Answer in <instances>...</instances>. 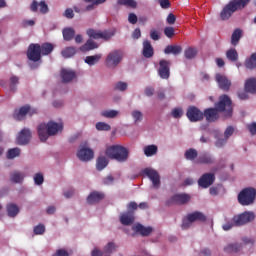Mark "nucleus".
Masks as SVG:
<instances>
[{
	"label": "nucleus",
	"instance_id": "nucleus-3",
	"mask_svg": "<svg viewBox=\"0 0 256 256\" xmlns=\"http://www.w3.org/2000/svg\"><path fill=\"white\" fill-rule=\"evenodd\" d=\"M37 131H38V136H39L40 141H42V143H44V141H47V139H49V137H51L53 135H57V133H59V131H63V124L53 122V121H50L47 124L41 123L38 126Z\"/></svg>",
	"mask_w": 256,
	"mask_h": 256
},
{
	"label": "nucleus",
	"instance_id": "nucleus-17",
	"mask_svg": "<svg viewBox=\"0 0 256 256\" xmlns=\"http://www.w3.org/2000/svg\"><path fill=\"white\" fill-rule=\"evenodd\" d=\"M94 156L95 153L93 150H91V148H81L77 153V157L80 159V161H91Z\"/></svg>",
	"mask_w": 256,
	"mask_h": 256
},
{
	"label": "nucleus",
	"instance_id": "nucleus-51",
	"mask_svg": "<svg viewBox=\"0 0 256 256\" xmlns=\"http://www.w3.org/2000/svg\"><path fill=\"white\" fill-rule=\"evenodd\" d=\"M171 115L174 117V119H181V117H183V109L174 108L171 112Z\"/></svg>",
	"mask_w": 256,
	"mask_h": 256
},
{
	"label": "nucleus",
	"instance_id": "nucleus-14",
	"mask_svg": "<svg viewBox=\"0 0 256 256\" xmlns=\"http://www.w3.org/2000/svg\"><path fill=\"white\" fill-rule=\"evenodd\" d=\"M31 130L29 128H24L20 131L17 137L18 145H27L31 141Z\"/></svg>",
	"mask_w": 256,
	"mask_h": 256
},
{
	"label": "nucleus",
	"instance_id": "nucleus-33",
	"mask_svg": "<svg viewBox=\"0 0 256 256\" xmlns=\"http://www.w3.org/2000/svg\"><path fill=\"white\" fill-rule=\"evenodd\" d=\"M8 217H17L19 215V206L14 203H10L6 206Z\"/></svg>",
	"mask_w": 256,
	"mask_h": 256
},
{
	"label": "nucleus",
	"instance_id": "nucleus-57",
	"mask_svg": "<svg viewBox=\"0 0 256 256\" xmlns=\"http://www.w3.org/2000/svg\"><path fill=\"white\" fill-rule=\"evenodd\" d=\"M107 165H109L108 161H98L96 163V168L98 171H103V169H105V167H107Z\"/></svg>",
	"mask_w": 256,
	"mask_h": 256
},
{
	"label": "nucleus",
	"instance_id": "nucleus-13",
	"mask_svg": "<svg viewBox=\"0 0 256 256\" xmlns=\"http://www.w3.org/2000/svg\"><path fill=\"white\" fill-rule=\"evenodd\" d=\"M213 183H215V174L213 173H205L198 180V185L199 187H202V189L211 187Z\"/></svg>",
	"mask_w": 256,
	"mask_h": 256
},
{
	"label": "nucleus",
	"instance_id": "nucleus-20",
	"mask_svg": "<svg viewBox=\"0 0 256 256\" xmlns=\"http://www.w3.org/2000/svg\"><path fill=\"white\" fill-rule=\"evenodd\" d=\"M132 229L135 231V233H139L142 237H149V235L153 233V227H145L142 224H136L132 227Z\"/></svg>",
	"mask_w": 256,
	"mask_h": 256
},
{
	"label": "nucleus",
	"instance_id": "nucleus-40",
	"mask_svg": "<svg viewBox=\"0 0 256 256\" xmlns=\"http://www.w3.org/2000/svg\"><path fill=\"white\" fill-rule=\"evenodd\" d=\"M62 33L64 41H71L75 37V29L73 28H65Z\"/></svg>",
	"mask_w": 256,
	"mask_h": 256
},
{
	"label": "nucleus",
	"instance_id": "nucleus-39",
	"mask_svg": "<svg viewBox=\"0 0 256 256\" xmlns=\"http://www.w3.org/2000/svg\"><path fill=\"white\" fill-rule=\"evenodd\" d=\"M101 54H96L93 56H87L85 58V63H87V65H95L96 63H99V61H101Z\"/></svg>",
	"mask_w": 256,
	"mask_h": 256
},
{
	"label": "nucleus",
	"instance_id": "nucleus-28",
	"mask_svg": "<svg viewBox=\"0 0 256 256\" xmlns=\"http://www.w3.org/2000/svg\"><path fill=\"white\" fill-rule=\"evenodd\" d=\"M183 51V48L179 45H168L164 49L165 55H179Z\"/></svg>",
	"mask_w": 256,
	"mask_h": 256
},
{
	"label": "nucleus",
	"instance_id": "nucleus-9",
	"mask_svg": "<svg viewBox=\"0 0 256 256\" xmlns=\"http://www.w3.org/2000/svg\"><path fill=\"white\" fill-rule=\"evenodd\" d=\"M186 117L191 123H197L198 121H203L204 114L196 106H189L186 112Z\"/></svg>",
	"mask_w": 256,
	"mask_h": 256
},
{
	"label": "nucleus",
	"instance_id": "nucleus-34",
	"mask_svg": "<svg viewBox=\"0 0 256 256\" xmlns=\"http://www.w3.org/2000/svg\"><path fill=\"white\" fill-rule=\"evenodd\" d=\"M198 155H199V152H197V150L194 148H190V149L186 150L184 153V157H185V159H187V161H195V159H197Z\"/></svg>",
	"mask_w": 256,
	"mask_h": 256
},
{
	"label": "nucleus",
	"instance_id": "nucleus-19",
	"mask_svg": "<svg viewBox=\"0 0 256 256\" xmlns=\"http://www.w3.org/2000/svg\"><path fill=\"white\" fill-rule=\"evenodd\" d=\"M60 77H61L62 83H71V81H73V79L77 77V74L73 70L63 68L60 71Z\"/></svg>",
	"mask_w": 256,
	"mask_h": 256
},
{
	"label": "nucleus",
	"instance_id": "nucleus-7",
	"mask_svg": "<svg viewBox=\"0 0 256 256\" xmlns=\"http://www.w3.org/2000/svg\"><path fill=\"white\" fill-rule=\"evenodd\" d=\"M189 201H191V195L187 193H180L171 196L166 201V205H187Z\"/></svg>",
	"mask_w": 256,
	"mask_h": 256
},
{
	"label": "nucleus",
	"instance_id": "nucleus-38",
	"mask_svg": "<svg viewBox=\"0 0 256 256\" xmlns=\"http://www.w3.org/2000/svg\"><path fill=\"white\" fill-rule=\"evenodd\" d=\"M246 69H255L256 67V53L251 54V56L245 61Z\"/></svg>",
	"mask_w": 256,
	"mask_h": 256
},
{
	"label": "nucleus",
	"instance_id": "nucleus-54",
	"mask_svg": "<svg viewBox=\"0 0 256 256\" xmlns=\"http://www.w3.org/2000/svg\"><path fill=\"white\" fill-rule=\"evenodd\" d=\"M114 89L116 91H125L127 89V83L118 82V83L115 84Z\"/></svg>",
	"mask_w": 256,
	"mask_h": 256
},
{
	"label": "nucleus",
	"instance_id": "nucleus-49",
	"mask_svg": "<svg viewBox=\"0 0 256 256\" xmlns=\"http://www.w3.org/2000/svg\"><path fill=\"white\" fill-rule=\"evenodd\" d=\"M164 35L168 37V39H173L175 37V28L171 26H167L164 28Z\"/></svg>",
	"mask_w": 256,
	"mask_h": 256
},
{
	"label": "nucleus",
	"instance_id": "nucleus-29",
	"mask_svg": "<svg viewBox=\"0 0 256 256\" xmlns=\"http://www.w3.org/2000/svg\"><path fill=\"white\" fill-rule=\"evenodd\" d=\"M241 37H243V31H241V29L239 28L235 29L231 36V45H233V47H236V45H239V41H241Z\"/></svg>",
	"mask_w": 256,
	"mask_h": 256
},
{
	"label": "nucleus",
	"instance_id": "nucleus-47",
	"mask_svg": "<svg viewBox=\"0 0 256 256\" xmlns=\"http://www.w3.org/2000/svg\"><path fill=\"white\" fill-rule=\"evenodd\" d=\"M97 131H111V125L105 122H98L96 123Z\"/></svg>",
	"mask_w": 256,
	"mask_h": 256
},
{
	"label": "nucleus",
	"instance_id": "nucleus-62",
	"mask_svg": "<svg viewBox=\"0 0 256 256\" xmlns=\"http://www.w3.org/2000/svg\"><path fill=\"white\" fill-rule=\"evenodd\" d=\"M52 256H69V252L65 249H59Z\"/></svg>",
	"mask_w": 256,
	"mask_h": 256
},
{
	"label": "nucleus",
	"instance_id": "nucleus-60",
	"mask_svg": "<svg viewBox=\"0 0 256 256\" xmlns=\"http://www.w3.org/2000/svg\"><path fill=\"white\" fill-rule=\"evenodd\" d=\"M234 131H235V130L233 129V126L227 127L226 130H225V132H224V137H225L226 139H229V137H231V135H233Z\"/></svg>",
	"mask_w": 256,
	"mask_h": 256
},
{
	"label": "nucleus",
	"instance_id": "nucleus-53",
	"mask_svg": "<svg viewBox=\"0 0 256 256\" xmlns=\"http://www.w3.org/2000/svg\"><path fill=\"white\" fill-rule=\"evenodd\" d=\"M45 233V225L39 224L34 227V235H43Z\"/></svg>",
	"mask_w": 256,
	"mask_h": 256
},
{
	"label": "nucleus",
	"instance_id": "nucleus-37",
	"mask_svg": "<svg viewBox=\"0 0 256 256\" xmlns=\"http://www.w3.org/2000/svg\"><path fill=\"white\" fill-rule=\"evenodd\" d=\"M226 57L229 61L235 63V61H238L239 59V53H237L236 49L231 48L226 52Z\"/></svg>",
	"mask_w": 256,
	"mask_h": 256
},
{
	"label": "nucleus",
	"instance_id": "nucleus-24",
	"mask_svg": "<svg viewBox=\"0 0 256 256\" xmlns=\"http://www.w3.org/2000/svg\"><path fill=\"white\" fill-rule=\"evenodd\" d=\"M188 221L195 223V221H200V223H205L207 221V216L203 212L195 211L187 215Z\"/></svg>",
	"mask_w": 256,
	"mask_h": 256
},
{
	"label": "nucleus",
	"instance_id": "nucleus-4",
	"mask_svg": "<svg viewBox=\"0 0 256 256\" xmlns=\"http://www.w3.org/2000/svg\"><path fill=\"white\" fill-rule=\"evenodd\" d=\"M105 155L109 159L116 161H127L129 159V150L121 145H113L105 150Z\"/></svg>",
	"mask_w": 256,
	"mask_h": 256
},
{
	"label": "nucleus",
	"instance_id": "nucleus-46",
	"mask_svg": "<svg viewBox=\"0 0 256 256\" xmlns=\"http://www.w3.org/2000/svg\"><path fill=\"white\" fill-rule=\"evenodd\" d=\"M19 155H21V149L19 148H12L7 151V159H15Z\"/></svg>",
	"mask_w": 256,
	"mask_h": 256
},
{
	"label": "nucleus",
	"instance_id": "nucleus-30",
	"mask_svg": "<svg viewBox=\"0 0 256 256\" xmlns=\"http://www.w3.org/2000/svg\"><path fill=\"white\" fill-rule=\"evenodd\" d=\"M23 179H25V174L23 172L14 171L10 174L11 183H23Z\"/></svg>",
	"mask_w": 256,
	"mask_h": 256
},
{
	"label": "nucleus",
	"instance_id": "nucleus-6",
	"mask_svg": "<svg viewBox=\"0 0 256 256\" xmlns=\"http://www.w3.org/2000/svg\"><path fill=\"white\" fill-rule=\"evenodd\" d=\"M123 59V53L119 50L112 51L106 57V66L109 69H115Z\"/></svg>",
	"mask_w": 256,
	"mask_h": 256
},
{
	"label": "nucleus",
	"instance_id": "nucleus-32",
	"mask_svg": "<svg viewBox=\"0 0 256 256\" xmlns=\"http://www.w3.org/2000/svg\"><path fill=\"white\" fill-rule=\"evenodd\" d=\"M53 49H55V46L49 42L40 45V53L42 55H51V53H53Z\"/></svg>",
	"mask_w": 256,
	"mask_h": 256
},
{
	"label": "nucleus",
	"instance_id": "nucleus-12",
	"mask_svg": "<svg viewBox=\"0 0 256 256\" xmlns=\"http://www.w3.org/2000/svg\"><path fill=\"white\" fill-rule=\"evenodd\" d=\"M87 35L90 37V39H104L105 41H109L113 35H115V32H109V31H97L93 29L87 30Z\"/></svg>",
	"mask_w": 256,
	"mask_h": 256
},
{
	"label": "nucleus",
	"instance_id": "nucleus-58",
	"mask_svg": "<svg viewBox=\"0 0 256 256\" xmlns=\"http://www.w3.org/2000/svg\"><path fill=\"white\" fill-rule=\"evenodd\" d=\"M158 2L162 9H169V7H171V2L169 0H158Z\"/></svg>",
	"mask_w": 256,
	"mask_h": 256
},
{
	"label": "nucleus",
	"instance_id": "nucleus-45",
	"mask_svg": "<svg viewBox=\"0 0 256 256\" xmlns=\"http://www.w3.org/2000/svg\"><path fill=\"white\" fill-rule=\"evenodd\" d=\"M184 55L186 59H195V57H197V48H187L184 52Z\"/></svg>",
	"mask_w": 256,
	"mask_h": 256
},
{
	"label": "nucleus",
	"instance_id": "nucleus-50",
	"mask_svg": "<svg viewBox=\"0 0 256 256\" xmlns=\"http://www.w3.org/2000/svg\"><path fill=\"white\" fill-rule=\"evenodd\" d=\"M117 248V246L114 244V242H108L105 246H104V252L111 254L113 253V251H115V249Z\"/></svg>",
	"mask_w": 256,
	"mask_h": 256
},
{
	"label": "nucleus",
	"instance_id": "nucleus-21",
	"mask_svg": "<svg viewBox=\"0 0 256 256\" xmlns=\"http://www.w3.org/2000/svg\"><path fill=\"white\" fill-rule=\"evenodd\" d=\"M248 3H251V0H230L228 2L235 13L236 11H241V9H245Z\"/></svg>",
	"mask_w": 256,
	"mask_h": 256
},
{
	"label": "nucleus",
	"instance_id": "nucleus-15",
	"mask_svg": "<svg viewBox=\"0 0 256 256\" xmlns=\"http://www.w3.org/2000/svg\"><path fill=\"white\" fill-rule=\"evenodd\" d=\"M216 82L222 91H229L231 89V80H228L227 76L223 74H216Z\"/></svg>",
	"mask_w": 256,
	"mask_h": 256
},
{
	"label": "nucleus",
	"instance_id": "nucleus-61",
	"mask_svg": "<svg viewBox=\"0 0 256 256\" xmlns=\"http://www.w3.org/2000/svg\"><path fill=\"white\" fill-rule=\"evenodd\" d=\"M128 21L131 25H136L137 23V15L135 13H130L128 16Z\"/></svg>",
	"mask_w": 256,
	"mask_h": 256
},
{
	"label": "nucleus",
	"instance_id": "nucleus-43",
	"mask_svg": "<svg viewBox=\"0 0 256 256\" xmlns=\"http://www.w3.org/2000/svg\"><path fill=\"white\" fill-rule=\"evenodd\" d=\"M224 251L226 253H237L238 251H241V245H239L238 243L229 244L224 248Z\"/></svg>",
	"mask_w": 256,
	"mask_h": 256
},
{
	"label": "nucleus",
	"instance_id": "nucleus-25",
	"mask_svg": "<svg viewBox=\"0 0 256 256\" xmlns=\"http://www.w3.org/2000/svg\"><path fill=\"white\" fill-rule=\"evenodd\" d=\"M102 199H105V194L94 191L87 197V203H89V205H93L95 203H99V201H102Z\"/></svg>",
	"mask_w": 256,
	"mask_h": 256
},
{
	"label": "nucleus",
	"instance_id": "nucleus-36",
	"mask_svg": "<svg viewBox=\"0 0 256 256\" xmlns=\"http://www.w3.org/2000/svg\"><path fill=\"white\" fill-rule=\"evenodd\" d=\"M75 53H77V49H75V47H66L61 51V55L62 57H64V59H69L70 57H73Z\"/></svg>",
	"mask_w": 256,
	"mask_h": 256
},
{
	"label": "nucleus",
	"instance_id": "nucleus-48",
	"mask_svg": "<svg viewBox=\"0 0 256 256\" xmlns=\"http://www.w3.org/2000/svg\"><path fill=\"white\" fill-rule=\"evenodd\" d=\"M132 117L135 123H141V121H143V113L139 110H134L132 112Z\"/></svg>",
	"mask_w": 256,
	"mask_h": 256
},
{
	"label": "nucleus",
	"instance_id": "nucleus-22",
	"mask_svg": "<svg viewBox=\"0 0 256 256\" xmlns=\"http://www.w3.org/2000/svg\"><path fill=\"white\" fill-rule=\"evenodd\" d=\"M142 55L146 59H151V57H153V55H155V51L153 50V46L151 45V41L144 40Z\"/></svg>",
	"mask_w": 256,
	"mask_h": 256
},
{
	"label": "nucleus",
	"instance_id": "nucleus-55",
	"mask_svg": "<svg viewBox=\"0 0 256 256\" xmlns=\"http://www.w3.org/2000/svg\"><path fill=\"white\" fill-rule=\"evenodd\" d=\"M150 38L153 41H159V39H161V36H159V31H157L155 29H151L150 30Z\"/></svg>",
	"mask_w": 256,
	"mask_h": 256
},
{
	"label": "nucleus",
	"instance_id": "nucleus-26",
	"mask_svg": "<svg viewBox=\"0 0 256 256\" xmlns=\"http://www.w3.org/2000/svg\"><path fill=\"white\" fill-rule=\"evenodd\" d=\"M233 13H235V10L233 9V7L228 3L224 6V8L222 9V11L220 12V19H222V21H227V19H229Z\"/></svg>",
	"mask_w": 256,
	"mask_h": 256
},
{
	"label": "nucleus",
	"instance_id": "nucleus-11",
	"mask_svg": "<svg viewBox=\"0 0 256 256\" xmlns=\"http://www.w3.org/2000/svg\"><path fill=\"white\" fill-rule=\"evenodd\" d=\"M158 75L160 79H169L171 77V62L162 59L159 61Z\"/></svg>",
	"mask_w": 256,
	"mask_h": 256
},
{
	"label": "nucleus",
	"instance_id": "nucleus-18",
	"mask_svg": "<svg viewBox=\"0 0 256 256\" xmlns=\"http://www.w3.org/2000/svg\"><path fill=\"white\" fill-rule=\"evenodd\" d=\"M27 113L30 115V117H33V115L37 113V109H31V106L29 105L22 106L19 109V112L15 115V117L18 121H21V119H23L25 115H27Z\"/></svg>",
	"mask_w": 256,
	"mask_h": 256
},
{
	"label": "nucleus",
	"instance_id": "nucleus-35",
	"mask_svg": "<svg viewBox=\"0 0 256 256\" xmlns=\"http://www.w3.org/2000/svg\"><path fill=\"white\" fill-rule=\"evenodd\" d=\"M157 151H159V148L155 144L148 145L144 148V154L146 157H153V155H157Z\"/></svg>",
	"mask_w": 256,
	"mask_h": 256
},
{
	"label": "nucleus",
	"instance_id": "nucleus-59",
	"mask_svg": "<svg viewBox=\"0 0 256 256\" xmlns=\"http://www.w3.org/2000/svg\"><path fill=\"white\" fill-rule=\"evenodd\" d=\"M64 17H66V19H73V17H75V13L71 8H67L64 12Z\"/></svg>",
	"mask_w": 256,
	"mask_h": 256
},
{
	"label": "nucleus",
	"instance_id": "nucleus-64",
	"mask_svg": "<svg viewBox=\"0 0 256 256\" xmlns=\"http://www.w3.org/2000/svg\"><path fill=\"white\" fill-rule=\"evenodd\" d=\"M249 132L251 133V135H256V123H252V124H249L247 126Z\"/></svg>",
	"mask_w": 256,
	"mask_h": 256
},
{
	"label": "nucleus",
	"instance_id": "nucleus-56",
	"mask_svg": "<svg viewBox=\"0 0 256 256\" xmlns=\"http://www.w3.org/2000/svg\"><path fill=\"white\" fill-rule=\"evenodd\" d=\"M191 223H193L192 221L189 220V216H186V218L183 219L182 221V229H189V227H191Z\"/></svg>",
	"mask_w": 256,
	"mask_h": 256
},
{
	"label": "nucleus",
	"instance_id": "nucleus-23",
	"mask_svg": "<svg viewBox=\"0 0 256 256\" xmlns=\"http://www.w3.org/2000/svg\"><path fill=\"white\" fill-rule=\"evenodd\" d=\"M120 223L122 225H133L135 223V214L132 211L121 214Z\"/></svg>",
	"mask_w": 256,
	"mask_h": 256
},
{
	"label": "nucleus",
	"instance_id": "nucleus-52",
	"mask_svg": "<svg viewBox=\"0 0 256 256\" xmlns=\"http://www.w3.org/2000/svg\"><path fill=\"white\" fill-rule=\"evenodd\" d=\"M44 181H45V178L43 177V175L41 173H36L34 175L35 185H43Z\"/></svg>",
	"mask_w": 256,
	"mask_h": 256
},
{
	"label": "nucleus",
	"instance_id": "nucleus-63",
	"mask_svg": "<svg viewBox=\"0 0 256 256\" xmlns=\"http://www.w3.org/2000/svg\"><path fill=\"white\" fill-rule=\"evenodd\" d=\"M227 143V138H218L216 140V147H224V145Z\"/></svg>",
	"mask_w": 256,
	"mask_h": 256
},
{
	"label": "nucleus",
	"instance_id": "nucleus-44",
	"mask_svg": "<svg viewBox=\"0 0 256 256\" xmlns=\"http://www.w3.org/2000/svg\"><path fill=\"white\" fill-rule=\"evenodd\" d=\"M102 117H106V119H115L117 115H119V111L117 110H105L101 112Z\"/></svg>",
	"mask_w": 256,
	"mask_h": 256
},
{
	"label": "nucleus",
	"instance_id": "nucleus-31",
	"mask_svg": "<svg viewBox=\"0 0 256 256\" xmlns=\"http://www.w3.org/2000/svg\"><path fill=\"white\" fill-rule=\"evenodd\" d=\"M246 93H256V79L250 78L245 82Z\"/></svg>",
	"mask_w": 256,
	"mask_h": 256
},
{
	"label": "nucleus",
	"instance_id": "nucleus-41",
	"mask_svg": "<svg viewBox=\"0 0 256 256\" xmlns=\"http://www.w3.org/2000/svg\"><path fill=\"white\" fill-rule=\"evenodd\" d=\"M19 84V77L18 76H11L9 79V89L12 93L17 91V85Z\"/></svg>",
	"mask_w": 256,
	"mask_h": 256
},
{
	"label": "nucleus",
	"instance_id": "nucleus-2",
	"mask_svg": "<svg viewBox=\"0 0 256 256\" xmlns=\"http://www.w3.org/2000/svg\"><path fill=\"white\" fill-rule=\"evenodd\" d=\"M255 220V213L250 211H245L241 214L234 215L231 221H227L222 225L224 231H231L233 227H243L247 223Z\"/></svg>",
	"mask_w": 256,
	"mask_h": 256
},
{
	"label": "nucleus",
	"instance_id": "nucleus-42",
	"mask_svg": "<svg viewBox=\"0 0 256 256\" xmlns=\"http://www.w3.org/2000/svg\"><path fill=\"white\" fill-rule=\"evenodd\" d=\"M118 5H124V7H130L131 9H137V2L135 0H117Z\"/></svg>",
	"mask_w": 256,
	"mask_h": 256
},
{
	"label": "nucleus",
	"instance_id": "nucleus-10",
	"mask_svg": "<svg viewBox=\"0 0 256 256\" xmlns=\"http://www.w3.org/2000/svg\"><path fill=\"white\" fill-rule=\"evenodd\" d=\"M41 45L40 44H30L27 50V57L29 61L37 63L41 61Z\"/></svg>",
	"mask_w": 256,
	"mask_h": 256
},
{
	"label": "nucleus",
	"instance_id": "nucleus-16",
	"mask_svg": "<svg viewBox=\"0 0 256 256\" xmlns=\"http://www.w3.org/2000/svg\"><path fill=\"white\" fill-rule=\"evenodd\" d=\"M30 10L32 11V13H37V11H39L40 13L45 15V13L49 12V6H47V3H45V1H41L40 3H38L34 0L30 5Z\"/></svg>",
	"mask_w": 256,
	"mask_h": 256
},
{
	"label": "nucleus",
	"instance_id": "nucleus-5",
	"mask_svg": "<svg viewBox=\"0 0 256 256\" xmlns=\"http://www.w3.org/2000/svg\"><path fill=\"white\" fill-rule=\"evenodd\" d=\"M256 189L253 187L244 188L238 194V202L240 205L247 206L255 203Z\"/></svg>",
	"mask_w": 256,
	"mask_h": 256
},
{
	"label": "nucleus",
	"instance_id": "nucleus-8",
	"mask_svg": "<svg viewBox=\"0 0 256 256\" xmlns=\"http://www.w3.org/2000/svg\"><path fill=\"white\" fill-rule=\"evenodd\" d=\"M142 174L145 175L152 181V186L154 189H159L161 186V177L159 176V173L156 170H153L151 168H145L142 170Z\"/></svg>",
	"mask_w": 256,
	"mask_h": 256
},
{
	"label": "nucleus",
	"instance_id": "nucleus-27",
	"mask_svg": "<svg viewBox=\"0 0 256 256\" xmlns=\"http://www.w3.org/2000/svg\"><path fill=\"white\" fill-rule=\"evenodd\" d=\"M99 44H97L95 41L88 39L84 45L80 47V51L82 53H87V51H93V49H98Z\"/></svg>",
	"mask_w": 256,
	"mask_h": 256
},
{
	"label": "nucleus",
	"instance_id": "nucleus-1",
	"mask_svg": "<svg viewBox=\"0 0 256 256\" xmlns=\"http://www.w3.org/2000/svg\"><path fill=\"white\" fill-rule=\"evenodd\" d=\"M219 113H225V117L233 115V102L227 95L220 96L215 108L205 109L203 115L208 123H215L219 119Z\"/></svg>",
	"mask_w": 256,
	"mask_h": 256
}]
</instances>
